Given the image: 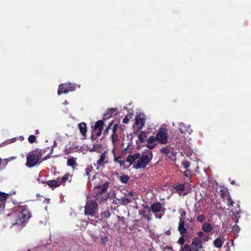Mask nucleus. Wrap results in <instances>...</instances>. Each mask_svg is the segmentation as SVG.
<instances>
[{
	"mask_svg": "<svg viewBox=\"0 0 251 251\" xmlns=\"http://www.w3.org/2000/svg\"><path fill=\"white\" fill-rule=\"evenodd\" d=\"M12 218L15 220V223H12V225H21L26 222L30 217L29 212L26 209L18 206L16 207L14 212L11 215Z\"/></svg>",
	"mask_w": 251,
	"mask_h": 251,
	"instance_id": "1",
	"label": "nucleus"
},
{
	"mask_svg": "<svg viewBox=\"0 0 251 251\" xmlns=\"http://www.w3.org/2000/svg\"><path fill=\"white\" fill-rule=\"evenodd\" d=\"M153 157L152 151L149 150H145L140 154L138 160L133 165V168L136 169H143L145 168L151 160Z\"/></svg>",
	"mask_w": 251,
	"mask_h": 251,
	"instance_id": "2",
	"label": "nucleus"
},
{
	"mask_svg": "<svg viewBox=\"0 0 251 251\" xmlns=\"http://www.w3.org/2000/svg\"><path fill=\"white\" fill-rule=\"evenodd\" d=\"M98 208L97 203L93 201L88 200L85 206L84 213L88 218L92 217L95 214Z\"/></svg>",
	"mask_w": 251,
	"mask_h": 251,
	"instance_id": "3",
	"label": "nucleus"
},
{
	"mask_svg": "<svg viewBox=\"0 0 251 251\" xmlns=\"http://www.w3.org/2000/svg\"><path fill=\"white\" fill-rule=\"evenodd\" d=\"M78 88L80 87V85H76L71 83H64L59 85L57 93L58 95H60L62 93L66 94L70 91H75L76 89V86Z\"/></svg>",
	"mask_w": 251,
	"mask_h": 251,
	"instance_id": "4",
	"label": "nucleus"
},
{
	"mask_svg": "<svg viewBox=\"0 0 251 251\" xmlns=\"http://www.w3.org/2000/svg\"><path fill=\"white\" fill-rule=\"evenodd\" d=\"M41 156L37 153H28L26 156V166L31 168L35 166L38 162Z\"/></svg>",
	"mask_w": 251,
	"mask_h": 251,
	"instance_id": "5",
	"label": "nucleus"
},
{
	"mask_svg": "<svg viewBox=\"0 0 251 251\" xmlns=\"http://www.w3.org/2000/svg\"><path fill=\"white\" fill-rule=\"evenodd\" d=\"M151 210L156 218L160 219L164 214V208L160 203H155L151 205Z\"/></svg>",
	"mask_w": 251,
	"mask_h": 251,
	"instance_id": "6",
	"label": "nucleus"
},
{
	"mask_svg": "<svg viewBox=\"0 0 251 251\" xmlns=\"http://www.w3.org/2000/svg\"><path fill=\"white\" fill-rule=\"evenodd\" d=\"M191 247L193 251H199L202 248L201 240L199 237L195 238L191 243Z\"/></svg>",
	"mask_w": 251,
	"mask_h": 251,
	"instance_id": "7",
	"label": "nucleus"
},
{
	"mask_svg": "<svg viewBox=\"0 0 251 251\" xmlns=\"http://www.w3.org/2000/svg\"><path fill=\"white\" fill-rule=\"evenodd\" d=\"M156 141L162 144H165L168 142V137L163 131H159L156 135Z\"/></svg>",
	"mask_w": 251,
	"mask_h": 251,
	"instance_id": "8",
	"label": "nucleus"
},
{
	"mask_svg": "<svg viewBox=\"0 0 251 251\" xmlns=\"http://www.w3.org/2000/svg\"><path fill=\"white\" fill-rule=\"evenodd\" d=\"M176 188L177 191H184V194H187L191 190V187L189 184L187 183H185L184 184L179 183L176 186Z\"/></svg>",
	"mask_w": 251,
	"mask_h": 251,
	"instance_id": "9",
	"label": "nucleus"
},
{
	"mask_svg": "<svg viewBox=\"0 0 251 251\" xmlns=\"http://www.w3.org/2000/svg\"><path fill=\"white\" fill-rule=\"evenodd\" d=\"M106 153L107 152L104 151L100 154V159L96 162V166L98 168L101 166H103L108 162V157L106 155Z\"/></svg>",
	"mask_w": 251,
	"mask_h": 251,
	"instance_id": "10",
	"label": "nucleus"
},
{
	"mask_svg": "<svg viewBox=\"0 0 251 251\" xmlns=\"http://www.w3.org/2000/svg\"><path fill=\"white\" fill-rule=\"evenodd\" d=\"M145 122V116L143 114H139L135 117V123L138 126L139 129L141 128L144 125Z\"/></svg>",
	"mask_w": 251,
	"mask_h": 251,
	"instance_id": "11",
	"label": "nucleus"
},
{
	"mask_svg": "<svg viewBox=\"0 0 251 251\" xmlns=\"http://www.w3.org/2000/svg\"><path fill=\"white\" fill-rule=\"evenodd\" d=\"M178 129L181 133L184 134L188 133L190 134L193 131L192 129L190 128V125L187 126L182 123L179 124Z\"/></svg>",
	"mask_w": 251,
	"mask_h": 251,
	"instance_id": "12",
	"label": "nucleus"
},
{
	"mask_svg": "<svg viewBox=\"0 0 251 251\" xmlns=\"http://www.w3.org/2000/svg\"><path fill=\"white\" fill-rule=\"evenodd\" d=\"M103 123L102 120L97 121L95 125V130L97 132L96 134L97 136H100L101 135L103 129Z\"/></svg>",
	"mask_w": 251,
	"mask_h": 251,
	"instance_id": "13",
	"label": "nucleus"
},
{
	"mask_svg": "<svg viewBox=\"0 0 251 251\" xmlns=\"http://www.w3.org/2000/svg\"><path fill=\"white\" fill-rule=\"evenodd\" d=\"M205 204V201L203 199H201L199 202L195 204V215L198 214L201 211V207Z\"/></svg>",
	"mask_w": 251,
	"mask_h": 251,
	"instance_id": "14",
	"label": "nucleus"
},
{
	"mask_svg": "<svg viewBox=\"0 0 251 251\" xmlns=\"http://www.w3.org/2000/svg\"><path fill=\"white\" fill-rule=\"evenodd\" d=\"M8 194L0 192V210L5 207V201L8 197Z\"/></svg>",
	"mask_w": 251,
	"mask_h": 251,
	"instance_id": "15",
	"label": "nucleus"
},
{
	"mask_svg": "<svg viewBox=\"0 0 251 251\" xmlns=\"http://www.w3.org/2000/svg\"><path fill=\"white\" fill-rule=\"evenodd\" d=\"M140 156L139 153H136L134 154L128 155L126 157V161L129 162L130 164H132L136 159H137Z\"/></svg>",
	"mask_w": 251,
	"mask_h": 251,
	"instance_id": "16",
	"label": "nucleus"
},
{
	"mask_svg": "<svg viewBox=\"0 0 251 251\" xmlns=\"http://www.w3.org/2000/svg\"><path fill=\"white\" fill-rule=\"evenodd\" d=\"M140 156L139 153H136L134 154L128 155L126 157V161L129 162L130 164H132L136 159H137Z\"/></svg>",
	"mask_w": 251,
	"mask_h": 251,
	"instance_id": "17",
	"label": "nucleus"
},
{
	"mask_svg": "<svg viewBox=\"0 0 251 251\" xmlns=\"http://www.w3.org/2000/svg\"><path fill=\"white\" fill-rule=\"evenodd\" d=\"M178 230L181 235H185L186 232V229L184 226V221L182 220L179 222Z\"/></svg>",
	"mask_w": 251,
	"mask_h": 251,
	"instance_id": "18",
	"label": "nucleus"
},
{
	"mask_svg": "<svg viewBox=\"0 0 251 251\" xmlns=\"http://www.w3.org/2000/svg\"><path fill=\"white\" fill-rule=\"evenodd\" d=\"M47 183L51 188L56 187L60 185V182L58 180H49L47 181Z\"/></svg>",
	"mask_w": 251,
	"mask_h": 251,
	"instance_id": "19",
	"label": "nucleus"
},
{
	"mask_svg": "<svg viewBox=\"0 0 251 251\" xmlns=\"http://www.w3.org/2000/svg\"><path fill=\"white\" fill-rule=\"evenodd\" d=\"M80 133L83 136H85L86 131H87V127L86 125L84 123H81L78 125Z\"/></svg>",
	"mask_w": 251,
	"mask_h": 251,
	"instance_id": "20",
	"label": "nucleus"
},
{
	"mask_svg": "<svg viewBox=\"0 0 251 251\" xmlns=\"http://www.w3.org/2000/svg\"><path fill=\"white\" fill-rule=\"evenodd\" d=\"M202 229L205 232H210L213 230V227L209 223H204L202 225Z\"/></svg>",
	"mask_w": 251,
	"mask_h": 251,
	"instance_id": "21",
	"label": "nucleus"
},
{
	"mask_svg": "<svg viewBox=\"0 0 251 251\" xmlns=\"http://www.w3.org/2000/svg\"><path fill=\"white\" fill-rule=\"evenodd\" d=\"M150 212V209L149 208V207H145L144 210L143 211L142 214L146 219H148V220H150L151 219Z\"/></svg>",
	"mask_w": 251,
	"mask_h": 251,
	"instance_id": "22",
	"label": "nucleus"
},
{
	"mask_svg": "<svg viewBox=\"0 0 251 251\" xmlns=\"http://www.w3.org/2000/svg\"><path fill=\"white\" fill-rule=\"evenodd\" d=\"M224 239L222 238H217L214 241V245L215 247L220 248L223 244Z\"/></svg>",
	"mask_w": 251,
	"mask_h": 251,
	"instance_id": "23",
	"label": "nucleus"
},
{
	"mask_svg": "<svg viewBox=\"0 0 251 251\" xmlns=\"http://www.w3.org/2000/svg\"><path fill=\"white\" fill-rule=\"evenodd\" d=\"M108 185H109V183L106 182L102 185V186H101L100 185H97V186H95V188L101 189L100 193V194H101V193H103L104 192H105L107 190V189L108 187Z\"/></svg>",
	"mask_w": 251,
	"mask_h": 251,
	"instance_id": "24",
	"label": "nucleus"
},
{
	"mask_svg": "<svg viewBox=\"0 0 251 251\" xmlns=\"http://www.w3.org/2000/svg\"><path fill=\"white\" fill-rule=\"evenodd\" d=\"M111 140L113 143V146H115L116 143L118 141V135L115 133V130H113V134L111 135Z\"/></svg>",
	"mask_w": 251,
	"mask_h": 251,
	"instance_id": "25",
	"label": "nucleus"
},
{
	"mask_svg": "<svg viewBox=\"0 0 251 251\" xmlns=\"http://www.w3.org/2000/svg\"><path fill=\"white\" fill-rule=\"evenodd\" d=\"M146 137V134L143 131H141L138 135V139L141 143H143L145 141Z\"/></svg>",
	"mask_w": 251,
	"mask_h": 251,
	"instance_id": "26",
	"label": "nucleus"
},
{
	"mask_svg": "<svg viewBox=\"0 0 251 251\" xmlns=\"http://www.w3.org/2000/svg\"><path fill=\"white\" fill-rule=\"evenodd\" d=\"M67 165L72 167L73 168H75L76 166V163L74 158H70L68 159Z\"/></svg>",
	"mask_w": 251,
	"mask_h": 251,
	"instance_id": "27",
	"label": "nucleus"
},
{
	"mask_svg": "<svg viewBox=\"0 0 251 251\" xmlns=\"http://www.w3.org/2000/svg\"><path fill=\"white\" fill-rule=\"evenodd\" d=\"M121 181L123 183H126L129 181V178L128 176L123 175L120 176Z\"/></svg>",
	"mask_w": 251,
	"mask_h": 251,
	"instance_id": "28",
	"label": "nucleus"
},
{
	"mask_svg": "<svg viewBox=\"0 0 251 251\" xmlns=\"http://www.w3.org/2000/svg\"><path fill=\"white\" fill-rule=\"evenodd\" d=\"M240 212L239 211H237V212L234 214L232 217V220L235 223H237L238 222L239 219L240 218V216L239 215Z\"/></svg>",
	"mask_w": 251,
	"mask_h": 251,
	"instance_id": "29",
	"label": "nucleus"
},
{
	"mask_svg": "<svg viewBox=\"0 0 251 251\" xmlns=\"http://www.w3.org/2000/svg\"><path fill=\"white\" fill-rule=\"evenodd\" d=\"M179 251H193V250L190 245L185 244L181 247Z\"/></svg>",
	"mask_w": 251,
	"mask_h": 251,
	"instance_id": "30",
	"label": "nucleus"
},
{
	"mask_svg": "<svg viewBox=\"0 0 251 251\" xmlns=\"http://www.w3.org/2000/svg\"><path fill=\"white\" fill-rule=\"evenodd\" d=\"M119 200L120 201V202L122 204L126 205L129 203L128 200L126 197H121Z\"/></svg>",
	"mask_w": 251,
	"mask_h": 251,
	"instance_id": "31",
	"label": "nucleus"
},
{
	"mask_svg": "<svg viewBox=\"0 0 251 251\" xmlns=\"http://www.w3.org/2000/svg\"><path fill=\"white\" fill-rule=\"evenodd\" d=\"M70 179H71L70 175L69 174H66L61 178V182L62 183H65L68 180H70Z\"/></svg>",
	"mask_w": 251,
	"mask_h": 251,
	"instance_id": "32",
	"label": "nucleus"
},
{
	"mask_svg": "<svg viewBox=\"0 0 251 251\" xmlns=\"http://www.w3.org/2000/svg\"><path fill=\"white\" fill-rule=\"evenodd\" d=\"M179 213H180V217L179 218V221H184V218L186 215V211L180 209Z\"/></svg>",
	"mask_w": 251,
	"mask_h": 251,
	"instance_id": "33",
	"label": "nucleus"
},
{
	"mask_svg": "<svg viewBox=\"0 0 251 251\" xmlns=\"http://www.w3.org/2000/svg\"><path fill=\"white\" fill-rule=\"evenodd\" d=\"M197 221L199 222L202 223L204 222L205 218V217L203 215H199L196 217Z\"/></svg>",
	"mask_w": 251,
	"mask_h": 251,
	"instance_id": "34",
	"label": "nucleus"
},
{
	"mask_svg": "<svg viewBox=\"0 0 251 251\" xmlns=\"http://www.w3.org/2000/svg\"><path fill=\"white\" fill-rule=\"evenodd\" d=\"M120 158V157H115L114 158V160L115 162L118 163L120 164V166L122 167L124 165L125 161L119 160Z\"/></svg>",
	"mask_w": 251,
	"mask_h": 251,
	"instance_id": "35",
	"label": "nucleus"
},
{
	"mask_svg": "<svg viewBox=\"0 0 251 251\" xmlns=\"http://www.w3.org/2000/svg\"><path fill=\"white\" fill-rule=\"evenodd\" d=\"M156 141V136H151L147 140V143H155V142Z\"/></svg>",
	"mask_w": 251,
	"mask_h": 251,
	"instance_id": "36",
	"label": "nucleus"
},
{
	"mask_svg": "<svg viewBox=\"0 0 251 251\" xmlns=\"http://www.w3.org/2000/svg\"><path fill=\"white\" fill-rule=\"evenodd\" d=\"M28 140L30 143H33L35 141L36 137L34 135H30L28 138Z\"/></svg>",
	"mask_w": 251,
	"mask_h": 251,
	"instance_id": "37",
	"label": "nucleus"
},
{
	"mask_svg": "<svg viewBox=\"0 0 251 251\" xmlns=\"http://www.w3.org/2000/svg\"><path fill=\"white\" fill-rule=\"evenodd\" d=\"M227 201L228 202L227 205L228 206L232 205L234 203V201H232V200L231 199V198L229 195H228L227 197Z\"/></svg>",
	"mask_w": 251,
	"mask_h": 251,
	"instance_id": "38",
	"label": "nucleus"
},
{
	"mask_svg": "<svg viewBox=\"0 0 251 251\" xmlns=\"http://www.w3.org/2000/svg\"><path fill=\"white\" fill-rule=\"evenodd\" d=\"M156 145L155 143H148L146 145L147 147L150 150L153 149Z\"/></svg>",
	"mask_w": 251,
	"mask_h": 251,
	"instance_id": "39",
	"label": "nucleus"
},
{
	"mask_svg": "<svg viewBox=\"0 0 251 251\" xmlns=\"http://www.w3.org/2000/svg\"><path fill=\"white\" fill-rule=\"evenodd\" d=\"M112 116V114L111 112H108V110L106 111L105 113L103 114L104 119H109L110 117H111Z\"/></svg>",
	"mask_w": 251,
	"mask_h": 251,
	"instance_id": "40",
	"label": "nucleus"
},
{
	"mask_svg": "<svg viewBox=\"0 0 251 251\" xmlns=\"http://www.w3.org/2000/svg\"><path fill=\"white\" fill-rule=\"evenodd\" d=\"M99 148H100V147L98 145H95L91 148H89V150L91 151H98L99 149Z\"/></svg>",
	"mask_w": 251,
	"mask_h": 251,
	"instance_id": "41",
	"label": "nucleus"
},
{
	"mask_svg": "<svg viewBox=\"0 0 251 251\" xmlns=\"http://www.w3.org/2000/svg\"><path fill=\"white\" fill-rule=\"evenodd\" d=\"M107 240H108L107 238L105 236H101V244L105 245L106 244V243L107 242Z\"/></svg>",
	"mask_w": 251,
	"mask_h": 251,
	"instance_id": "42",
	"label": "nucleus"
},
{
	"mask_svg": "<svg viewBox=\"0 0 251 251\" xmlns=\"http://www.w3.org/2000/svg\"><path fill=\"white\" fill-rule=\"evenodd\" d=\"M182 164L184 169L188 168L190 166V163L187 161H183Z\"/></svg>",
	"mask_w": 251,
	"mask_h": 251,
	"instance_id": "43",
	"label": "nucleus"
},
{
	"mask_svg": "<svg viewBox=\"0 0 251 251\" xmlns=\"http://www.w3.org/2000/svg\"><path fill=\"white\" fill-rule=\"evenodd\" d=\"M10 142H9V139L8 140H5L4 142H2L0 145V147H3L5 145H8V144H10Z\"/></svg>",
	"mask_w": 251,
	"mask_h": 251,
	"instance_id": "44",
	"label": "nucleus"
},
{
	"mask_svg": "<svg viewBox=\"0 0 251 251\" xmlns=\"http://www.w3.org/2000/svg\"><path fill=\"white\" fill-rule=\"evenodd\" d=\"M191 172L189 171V170H186L184 172V175L187 177H189L191 175Z\"/></svg>",
	"mask_w": 251,
	"mask_h": 251,
	"instance_id": "45",
	"label": "nucleus"
},
{
	"mask_svg": "<svg viewBox=\"0 0 251 251\" xmlns=\"http://www.w3.org/2000/svg\"><path fill=\"white\" fill-rule=\"evenodd\" d=\"M232 229L235 232H238L239 231V227L237 225H234L233 226Z\"/></svg>",
	"mask_w": 251,
	"mask_h": 251,
	"instance_id": "46",
	"label": "nucleus"
},
{
	"mask_svg": "<svg viewBox=\"0 0 251 251\" xmlns=\"http://www.w3.org/2000/svg\"><path fill=\"white\" fill-rule=\"evenodd\" d=\"M184 242V239L182 236L180 237L178 240V243L181 245L183 244Z\"/></svg>",
	"mask_w": 251,
	"mask_h": 251,
	"instance_id": "47",
	"label": "nucleus"
},
{
	"mask_svg": "<svg viewBox=\"0 0 251 251\" xmlns=\"http://www.w3.org/2000/svg\"><path fill=\"white\" fill-rule=\"evenodd\" d=\"M164 251H173V248L172 247L166 246L165 248Z\"/></svg>",
	"mask_w": 251,
	"mask_h": 251,
	"instance_id": "48",
	"label": "nucleus"
},
{
	"mask_svg": "<svg viewBox=\"0 0 251 251\" xmlns=\"http://www.w3.org/2000/svg\"><path fill=\"white\" fill-rule=\"evenodd\" d=\"M230 244H231V246H232L233 245V241L232 240L231 241V242H228L227 243V250H226V251H230V250H229V246H230Z\"/></svg>",
	"mask_w": 251,
	"mask_h": 251,
	"instance_id": "49",
	"label": "nucleus"
},
{
	"mask_svg": "<svg viewBox=\"0 0 251 251\" xmlns=\"http://www.w3.org/2000/svg\"><path fill=\"white\" fill-rule=\"evenodd\" d=\"M197 235H198L199 238H200V237H202L203 236L204 234H203V232L202 231H199L197 233Z\"/></svg>",
	"mask_w": 251,
	"mask_h": 251,
	"instance_id": "50",
	"label": "nucleus"
},
{
	"mask_svg": "<svg viewBox=\"0 0 251 251\" xmlns=\"http://www.w3.org/2000/svg\"><path fill=\"white\" fill-rule=\"evenodd\" d=\"M116 111V109L112 108L109 109H108V112H111V114H113L114 112H115Z\"/></svg>",
	"mask_w": 251,
	"mask_h": 251,
	"instance_id": "51",
	"label": "nucleus"
},
{
	"mask_svg": "<svg viewBox=\"0 0 251 251\" xmlns=\"http://www.w3.org/2000/svg\"><path fill=\"white\" fill-rule=\"evenodd\" d=\"M17 140V138H13L12 139H9V142L10 144L15 142Z\"/></svg>",
	"mask_w": 251,
	"mask_h": 251,
	"instance_id": "52",
	"label": "nucleus"
},
{
	"mask_svg": "<svg viewBox=\"0 0 251 251\" xmlns=\"http://www.w3.org/2000/svg\"><path fill=\"white\" fill-rule=\"evenodd\" d=\"M128 122H129V119L127 118H125L123 119V123L125 124H127L128 123Z\"/></svg>",
	"mask_w": 251,
	"mask_h": 251,
	"instance_id": "53",
	"label": "nucleus"
},
{
	"mask_svg": "<svg viewBox=\"0 0 251 251\" xmlns=\"http://www.w3.org/2000/svg\"><path fill=\"white\" fill-rule=\"evenodd\" d=\"M162 151H163L165 153H167L168 152V149H162Z\"/></svg>",
	"mask_w": 251,
	"mask_h": 251,
	"instance_id": "54",
	"label": "nucleus"
},
{
	"mask_svg": "<svg viewBox=\"0 0 251 251\" xmlns=\"http://www.w3.org/2000/svg\"><path fill=\"white\" fill-rule=\"evenodd\" d=\"M165 234L167 235H170L171 234V231L170 230H167L165 232Z\"/></svg>",
	"mask_w": 251,
	"mask_h": 251,
	"instance_id": "55",
	"label": "nucleus"
},
{
	"mask_svg": "<svg viewBox=\"0 0 251 251\" xmlns=\"http://www.w3.org/2000/svg\"><path fill=\"white\" fill-rule=\"evenodd\" d=\"M69 103V102H68L67 100H65L63 103V104H64V105H66V104H68Z\"/></svg>",
	"mask_w": 251,
	"mask_h": 251,
	"instance_id": "56",
	"label": "nucleus"
},
{
	"mask_svg": "<svg viewBox=\"0 0 251 251\" xmlns=\"http://www.w3.org/2000/svg\"><path fill=\"white\" fill-rule=\"evenodd\" d=\"M19 138L20 139L21 141H23L24 139V137L22 136H20Z\"/></svg>",
	"mask_w": 251,
	"mask_h": 251,
	"instance_id": "57",
	"label": "nucleus"
},
{
	"mask_svg": "<svg viewBox=\"0 0 251 251\" xmlns=\"http://www.w3.org/2000/svg\"><path fill=\"white\" fill-rule=\"evenodd\" d=\"M128 194L129 196H132L133 195V193L132 192H130Z\"/></svg>",
	"mask_w": 251,
	"mask_h": 251,
	"instance_id": "58",
	"label": "nucleus"
},
{
	"mask_svg": "<svg viewBox=\"0 0 251 251\" xmlns=\"http://www.w3.org/2000/svg\"><path fill=\"white\" fill-rule=\"evenodd\" d=\"M55 146H56V141H54L53 145V147L54 148Z\"/></svg>",
	"mask_w": 251,
	"mask_h": 251,
	"instance_id": "59",
	"label": "nucleus"
},
{
	"mask_svg": "<svg viewBox=\"0 0 251 251\" xmlns=\"http://www.w3.org/2000/svg\"><path fill=\"white\" fill-rule=\"evenodd\" d=\"M86 173L87 176H88L89 175V174H88V169H86Z\"/></svg>",
	"mask_w": 251,
	"mask_h": 251,
	"instance_id": "60",
	"label": "nucleus"
},
{
	"mask_svg": "<svg viewBox=\"0 0 251 251\" xmlns=\"http://www.w3.org/2000/svg\"><path fill=\"white\" fill-rule=\"evenodd\" d=\"M235 182L234 181H232L231 184H234Z\"/></svg>",
	"mask_w": 251,
	"mask_h": 251,
	"instance_id": "61",
	"label": "nucleus"
},
{
	"mask_svg": "<svg viewBox=\"0 0 251 251\" xmlns=\"http://www.w3.org/2000/svg\"><path fill=\"white\" fill-rule=\"evenodd\" d=\"M38 132H39L38 130H37L36 131V133H38Z\"/></svg>",
	"mask_w": 251,
	"mask_h": 251,
	"instance_id": "62",
	"label": "nucleus"
}]
</instances>
